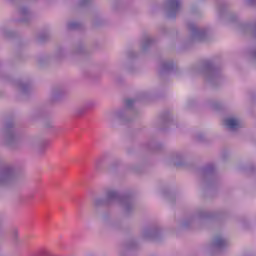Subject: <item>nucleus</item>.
<instances>
[{
    "label": "nucleus",
    "instance_id": "obj_3",
    "mask_svg": "<svg viewBox=\"0 0 256 256\" xmlns=\"http://www.w3.org/2000/svg\"><path fill=\"white\" fill-rule=\"evenodd\" d=\"M126 103L127 105H131V103H133V100H127Z\"/></svg>",
    "mask_w": 256,
    "mask_h": 256
},
{
    "label": "nucleus",
    "instance_id": "obj_2",
    "mask_svg": "<svg viewBox=\"0 0 256 256\" xmlns=\"http://www.w3.org/2000/svg\"><path fill=\"white\" fill-rule=\"evenodd\" d=\"M169 5L171 9H177V7L180 5V2L179 0H170Z\"/></svg>",
    "mask_w": 256,
    "mask_h": 256
},
{
    "label": "nucleus",
    "instance_id": "obj_1",
    "mask_svg": "<svg viewBox=\"0 0 256 256\" xmlns=\"http://www.w3.org/2000/svg\"><path fill=\"white\" fill-rule=\"evenodd\" d=\"M225 124L229 129H238V127H241V123L235 118L226 119Z\"/></svg>",
    "mask_w": 256,
    "mask_h": 256
}]
</instances>
